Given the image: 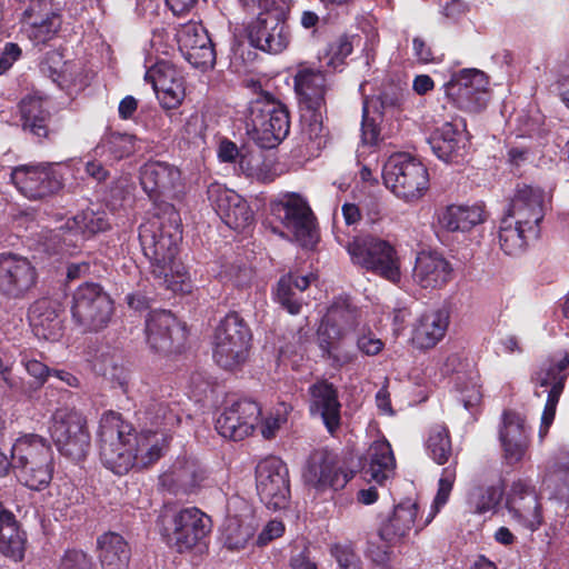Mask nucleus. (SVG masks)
Instances as JSON below:
<instances>
[{
  "instance_id": "f257e3e1",
  "label": "nucleus",
  "mask_w": 569,
  "mask_h": 569,
  "mask_svg": "<svg viewBox=\"0 0 569 569\" xmlns=\"http://www.w3.org/2000/svg\"><path fill=\"white\" fill-rule=\"evenodd\" d=\"M181 233V218L173 207L148 219L139 228V240L152 273L173 292H188L191 288L190 276L177 257Z\"/></svg>"
},
{
  "instance_id": "f03ea898",
  "label": "nucleus",
  "mask_w": 569,
  "mask_h": 569,
  "mask_svg": "<svg viewBox=\"0 0 569 569\" xmlns=\"http://www.w3.org/2000/svg\"><path fill=\"white\" fill-rule=\"evenodd\" d=\"M359 326V312L348 300L332 303L317 331L322 358L335 368L351 363L356 355L343 346V339Z\"/></svg>"
},
{
  "instance_id": "7ed1b4c3",
  "label": "nucleus",
  "mask_w": 569,
  "mask_h": 569,
  "mask_svg": "<svg viewBox=\"0 0 569 569\" xmlns=\"http://www.w3.org/2000/svg\"><path fill=\"white\" fill-rule=\"evenodd\" d=\"M132 427L119 413L109 411L102 415L98 439L102 463L116 475H124L137 463L131 446Z\"/></svg>"
},
{
  "instance_id": "20e7f679",
  "label": "nucleus",
  "mask_w": 569,
  "mask_h": 569,
  "mask_svg": "<svg viewBox=\"0 0 569 569\" xmlns=\"http://www.w3.org/2000/svg\"><path fill=\"white\" fill-rule=\"evenodd\" d=\"M347 251L353 264L397 283L401 279V259L390 241L377 236L355 237Z\"/></svg>"
},
{
  "instance_id": "39448f33",
  "label": "nucleus",
  "mask_w": 569,
  "mask_h": 569,
  "mask_svg": "<svg viewBox=\"0 0 569 569\" xmlns=\"http://www.w3.org/2000/svg\"><path fill=\"white\" fill-rule=\"evenodd\" d=\"M159 531L166 543L178 552L192 550L211 531V519L196 507L159 517Z\"/></svg>"
},
{
  "instance_id": "423d86ee",
  "label": "nucleus",
  "mask_w": 569,
  "mask_h": 569,
  "mask_svg": "<svg viewBox=\"0 0 569 569\" xmlns=\"http://www.w3.org/2000/svg\"><path fill=\"white\" fill-rule=\"evenodd\" d=\"M382 178L386 187L405 201L420 199L428 189L427 168L408 153H395L383 166Z\"/></svg>"
},
{
  "instance_id": "0eeeda50",
  "label": "nucleus",
  "mask_w": 569,
  "mask_h": 569,
  "mask_svg": "<svg viewBox=\"0 0 569 569\" xmlns=\"http://www.w3.org/2000/svg\"><path fill=\"white\" fill-rule=\"evenodd\" d=\"M109 222L104 213L92 210L82 211L64 219L56 216V227L48 231L43 238L46 251L53 253H71L70 247H76L80 240L107 230Z\"/></svg>"
},
{
  "instance_id": "6e6552de",
  "label": "nucleus",
  "mask_w": 569,
  "mask_h": 569,
  "mask_svg": "<svg viewBox=\"0 0 569 569\" xmlns=\"http://www.w3.org/2000/svg\"><path fill=\"white\" fill-rule=\"evenodd\" d=\"M251 332L237 313L227 315L213 336V359L227 370L241 367L249 357Z\"/></svg>"
},
{
  "instance_id": "1a4fd4ad",
  "label": "nucleus",
  "mask_w": 569,
  "mask_h": 569,
  "mask_svg": "<svg viewBox=\"0 0 569 569\" xmlns=\"http://www.w3.org/2000/svg\"><path fill=\"white\" fill-rule=\"evenodd\" d=\"M271 212L300 246L312 248L318 241L315 216L297 193H286L271 203Z\"/></svg>"
},
{
  "instance_id": "9d476101",
  "label": "nucleus",
  "mask_w": 569,
  "mask_h": 569,
  "mask_svg": "<svg viewBox=\"0 0 569 569\" xmlns=\"http://www.w3.org/2000/svg\"><path fill=\"white\" fill-rule=\"evenodd\" d=\"M249 121L267 148L282 141L290 129L288 110L269 94H261L250 102Z\"/></svg>"
},
{
  "instance_id": "9b49d317",
  "label": "nucleus",
  "mask_w": 569,
  "mask_h": 569,
  "mask_svg": "<svg viewBox=\"0 0 569 569\" xmlns=\"http://www.w3.org/2000/svg\"><path fill=\"white\" fill-rule=\"evenodd\" d=\"M49 431L58 450L72 459L86 456L90 445V433L86 417L73 409L56 410L51 418Z\"/></svg>"
},
{
  "instance_id": "f8f14e48",
  "label": "nucleus",
  "mask_w": 569,
  "mask_h": 569,
  "mask_svg": "<svg viewBox=\"0 0 569 569\" xmlns=\"http://www.w3.org/2000/svg\"><path fill=\"white\" fill-rule=\"evenodd\" d=\"M112 311V300L97 283L86 282L73 293L72 318L86 330L104 328L110 321Z\"/></svg>"
},
{
  "instance_id": "ddd939ff",
  "label": "nucleus",
  "mask_w": 569,
  "mask_h": 569,
  "mask_svg": "<svg viewBox=\"0 0 569 569\" xmlns=\"http://www.w3.org/2000/svg\"><path fill=\"white\" fill-rule=\"evenodd\" d=\"M256 488L267 508L280 510L288 506L290 498L289 472L278 457H267L256 467Z\"/></svg>"
},
{
  "instance_id": "4468645a",
  "label": "nucleus",
  "mask_w": 569,
  "mask_h": 569,
  "mask_svg": "<svg viewBox=\"0 0 569 569\" xmlns=\"http://www.w3.org/2000/svg\"><path fill=\"white\" fill-rule=\"evenodd\" d=\"M568 367L569 355L563 353L552 357L537 373V386L543 388V390L541 392L536 390V395L541 396L542 392H547V401L539 428L540 440H543L553 422L557 405L568 377Z\"/></svg>"
},
{
  "instance_id": "2eb2a0df",
  "label": "nucleus",
  "mask_w": 569,
  "mask_h": 569,
  "mask_svg": "<svg viewBox=\"0 0 569 569\" xmlns=\"http://www.w3.org/2000/svg\"><path fill=\"white\" fill-rule=\"evenodd\" d=\"M11 182L29 200L44 199L62 187V176L53 163L20 164L10 173Z\"/></svg>"
},
{
  "instance_id": "dca6fc26",
  "label": "nucleus",
  "mask_w": 569,
  "mask_h": 569,
  "mask_svg": "<svg viewBox=\"0 0 569 569\" xmlns=\"http://www.w3.org/2000/svg\"><path fill=\"white\" fill-rule=\"evenodd\" d=\"M506 509L511 521L530 532L537 531L543 523L541 499L530 480L512 482L507 493Z\"/></svg>"
},
{
  "instance_id": "f3484780",
  "label": "nucleus",
  "mask_w": 569,
  "mask_h": 569,
  "mask_svg": "<svg viewBox=\"0 0 569 569\" xmlns=\"http://www.w3.org/2000/svg\"><path fill=\"white\" fill-rule=\"evenodd\" d=\"M290 10L274 11L257 16L248 26L250 43L261 51L280 53L291 41V31L287 23Z\"/></svg>"
},
{
  "instance_id": "a211bd4d",
  "label": "nucleus",
  "mask_w": 569,
  "mask_h": 569,
  "mask_svg": "<svg viewBox=\"0 0 569 569\" xmlns=\"http://www.w3.org/2000/svg\"><path fill=\"white\" fill-rule=\"evenodd\" d=\"M140 184L153 201L174 199L183 191L180 169L164 161L146 162L140 168Z\"/></svg>"
},
{
  "instance_id": "6ab92c4d",
  "label": "nucleus",
  "mask_w": 569,
  "mask_h": 569,
  "mask_svg": "<svg viewBox=\"0 0 569 569\" xmlns=\"http://www.w3.org/2000/svg\"><path fill=\"white\" fill-rule=\"evenodd\" d=\"M207 193L212 208L229 228L244 230L252 224L253 211L234 190L214 182L208 187Z\"/></svg>"
},
{
  "instance_id": "aec40b11",
  "label": "nucleus",
  "mask_w": 569,
  "mask_h": 569,
  "mask_svg": "<svg viewBox=\"0 0 569 569\" xmlns=\"http://www.w3.org/2000/svg\"><path fill=\"white\" fill-rule=\"evenodd\" d=\"M147 341L158 352L179 350L187 340V330L170 311L157 310L146 320Z\"/></svg>"
},
{
  "instance_id": "412c9836",
  "label": "nucleus",
  "mask_w": 569,
  "mask_h": 569,
  "mask_svg": "<svg viewBox=\"0 0 569 569\" xmlns=\"http://www.w3.org/2000/svg\"><path fill=\"white\" fill-rule=\"evenodd\" d=\"M260 416L261 408L256 401L240 399L224 408L216 429L223 438L240 441L252 433Z\"/></svg>"
},
{
  "instance_id": "4be33fe9",
  "label": "nucleus",
  "mask_w": 569,
  "mask_h": 569,
  "mask_svg": "<svg viewBox=\"0 0 569 569\" xmlns=\"http://www.w3.org/2000/svg\"><path fill=\"white\" fill-rule=\"evenodd\" d=\"M546 192L538 187L523 186L517 189L505 217L527 228L529 234L540 233L545 217Z\"/></svg>"
},
{
  "instance_id": "5701e85b",
  "label": "nucleus",
  "mask_w": 569,
  "mask_h": 569,
  "mask_svg": "<svg viewBox=\"0 0 569 569\" xmlns=\"http://www.w3.org/2000/svg\"><path fill=\"white\" fill-rule=\"evenodd\" d=\"M36 282V268L27 258L13 253L0 256V295L9 299H21Z\"/></svg>"
},
{
  "instance_id": "b1692460",
  "label": "nucleus",
  "mask_w": 569,
  "mask_h": 569,
  "mask_svg": "<svg viewBox=\"0 0 569 569\" xmlns=\"http://www.w3.org/2000/svg\"><path fill=\"white\" fill-rule=\"evenodd\" d=\"M144 80L151 83L163 109H176L182 103L186 97L184 78L172 63L158 61L146 71Z\"/></svg>"
},
{
  "instance_id": "393cba45",
  "label": "nucleus",
  "mask_w": 569,
  "mask_h": 569,
  "mask_svg": "<svg viewBox=\"0 0 569 569\" xmlns=\"http://www.w3.org/2000/svg\"><path fill=\"white\" fill-rule=\"evenodd\" d=\"M531 428L523 416L516 411H505L499 428L502 458L509 466L521 462L530 448Z\"/></svg>"
},
{
  "instance_id": "a878e982",
  "label": "nucleus",
  "mask_w": 569,
  "mask_h": 569,
  "mask_svg": "<svg viewBox=\"0 0 569 569\" xmlns=\"http://www.w3.org/2000/svg\"><path fill=\"white\" fill-rule=\"evenodd\" d=\"M469 133L466 121L455 118L442 123L428 139L433 153L445 162H459L469 150Z\"/></svg>"
},
{
  "instance_id": "bb28decb",
  "label": "nucleus",
  "mask_w": 569,
  "mask_h": 569,
  "mask_svg": "<svg viewBox=\"0 0 569 569\" xmlns=\"http://www.w3.org/2000/svg\"><path fill=\"white\" fill-rule=\"evenodd\" d=\"M179 50L196 68L208 69L216 62V52L207 29L198 21L181 24L177 31Z\"/></svg>"
},
{
  "instance_id": "cd10ccee",
  "label": "nucleus",
  "mask_w": 569,
  "mask_h": 569,
  "mask_svg": "<svg viewBox=\"0 0 569 569\" xmlns=\"http://www.w3.org/2000/svg\"><path fill=\"white\" fill-rule=\"evenodd\" d=\"M302 476L307 483L320 490H337L348 482V475L343 471L338 455L327 449H319L310 455Z\"/></svg>"
},
{
  "instance_id": "c85d7f7f",
  "label": "nucleus",
  "mask_w": 569,
  "mask_h": 569,
  "mask_svg": "<svg viewBox=\"0 0 569 569\" xmlns=\"http://www.w3.org/2000/svg\"><path fill=\"white\" fill-rule=\"evenodd\" d=\"M227 510L224 546L230 550H241L257 529L253 510L249 502L240 497L229 499Z\"/></svg>"
},
{
  "instance_id": "c756f323",
  "label": "nucleus",
  "mask_w": 569,
  "mask_h": 569,
  "mask_svg": "<svg viewBox=\"0 0 569 569\" xmlns=\"http://www.w3.org/2000/svg\"><path fill=\"white\" fill-rule=\"evenodd\" d=\"M449 323L447 310L433 309L423 312L411 327L410 345L421 351L435 348L445 338Z\"/></svg>"
},
{
  "instance_id": "7c9ffc66",
  "label": "nucleus",
  "mask_w": 569,
  "mask_h": 569,
  "mask_svg": "<svg viewBox=\"0 0 569 569\" xmlns=\"http://www.w3.org/2000/svg\"><path fill=\"white\" fill-rule=\"evenodd\" d=\"M328 89L327 78L317 68L301 63L295 76V90L301 109H326L325 96Z\"/></svg>"
},
{
  "instance_id": "2f4dec72",
  "label": "nucleus",
  "mask_w": 569,
  "mask_h": 569,
  "mask_svg": "<svg viewBox=\"0 0 569 569\" xmlns=\"http://www.w3.org/2000/svg\"><path fill=\"white\" fill-rule=\"evenodd\" d=\"M310 413L321 418L327 430L333 435L340 427V402L337 390L327 381H318L310 386Z\"/></svg>"
},
{
  "instance_id": "473e14b6",
  "label": "nucleus",
  "mask_w": 569,
  "mask_h": 569,
  "mask_svg": "<svg viewBox=\"0 0 569 569\" xmlns=\"http://www.w3.org/2000/svg\"><path fill=\"white\" fill-rule=\"evenodd\" d=\"M206 480V472L193 458H178L161 477V485L173 493L194 492Z\"/></svg>"
},
{
  "instance_id": "72a5a7b5",
  "label": "nucleus",
  "mask_w": 569,
  "mask_h": 569,
  "mask_svg": "<svg viewBox=\"0 0 569 569\" xmlns=\"http://www.w3.org/2000/svg\"><path fill=\"white\" fill-rule=\"evenodd\" d=\"M452 278L450 262L437 252L422 251L416 258L415 281L425 289H437L447 284Z\"/></svg>"
},
{
  "instance_id": "f704fd0d",
  "label": "nucleus",
  "mask_w": 569,
  "mask_h": 569,
  "mask_svg": "<svg viewBox=\"0 0 569 569\" xmlns=\"http://www.w3.org/2000/svg\"><path fill=\"white\" fill-rule=\"evenodd\" d=\"M483 206L450 204L438 212V224L448 232H467L486 221Z\"/></svg>"
},
{
  "instance_id": "c9c22d12",
  "label": "nucleus",
  "mask_w": 569,
  "mask_h": 569,
  "mask_svg": "<svg viewBox=\"0 0 569 569\" xmlns=\"http://www.w3.org/2000/svg\"><path fill=\"white\" fill-rule=\"evenodd\" d=\"M417 512V503L411 501H405L396 506L392 515L379 527V539L389 546L400 542L412 530Z\"/></svg>"
},
{
  "instance_id": "e433bc0d",
  "label": "nucleus",
  "mask_w": 569,
  "mask_h": 569,
  "mask_svg": "<svg viewBox=\"0 0 569 569\" xmlns=\"http://www.w3.org/2000/svg\"><path fill=\"white\" fill-rule=\"evenodd\" d=\"M28 317L37 337L46 340H57L61 336L62 321L52 301L42 299L34 302Z\"/></svg>"
},
{
  "instance_id": "4c0bfd02",
  "label": "nucleus",
  "mask_w": 569,
  "mask_h": 569,
  "mask_svg": "<svg viewBox=\"0 0 569 569\" xmlns=\"http://www.w3.org/2000/svg\"><path fill=\"white\" fill-rule=\"evenodd\" d=\"M97 545L102 569H129L131 551L122 536L116 532L103 533Z\"/></svg>"
},
{
  "instance_id": "58836bf2",
  "label": "nucleus",
  "mask_w": 569,
  "mask_h": 569,
  "mask_svg": "<svg viewBox=\"0 0 569 569\" xmlns=\"http://www.w3.org/2000/svg\"><path fill=\"white\" fill-rule=\"evenodd\" d=\"M368 468L366 475L370 480L382 485L395 473L396 460L390 443L387 439L375 440L367 451Z\"/></svg>"
},
{
  "instance_id": "ea45409f",
  "label": "nucleus",
  "mask_w": 569,
  "mask_h": 569,
  "mask_svg": "<svg viewBox=\"0 0 569 569\" xmlns=\"http://www.w3.org/2000/svg\"><path fill=\"white\" fill-rule=\"evenodd\" d=\"M12 470L20 483L32 490H41L46 488L52 479L53 453L44 456L42 460H32L21 466L19 463H12Z\"/></svg>"
},
{
  "instance_id": "a19ab883",
  "label": "nucleus",
  "mask_w": 569,
  "mask_h": 569,
  "mask_svg": "<svg viewBox=\"0 0 569 569\" xmlns=\"http://www.w3.org/2000/svg\"><path fill=\"white\" fill-rule=\"evenodd\" d=\"M131 446L137 456V467L146 468L160 459L163 453L166 437L160 431H131Z\"/></svg>"
},
{
  "instance_id": "79ce46f5",
  "label": "nucleus",
  "mask_w": 569,
  "mask_h": 569,
  "mask_svg": "<svg viewBox=\"0 0 569 569\" xmlns=\"http://www.w3.org/2000/svg\"><path fill=\"white\" fill-rule=\"evenodd\" d=\"M325 109H301L300 139L309 156H317L327 143V131L322 124Z\"/></svg>"
},
{
  "instance_id": "37998d69",
  "label": "nucleus",
  "mask_w": 569,
  "mask_h": 569,
  "mask_svg": "<svg viewBox=\"0 0 569 569\" xmlns=\"http://www.w3.org/2000/svg\"><path fill=\"white\" fill-rule=\"evenodd\" d=\"M539 234H529L527 228L503 217L499 224L498 240L500 248L508 256H519L523 253L529 243L536 240Z\"/></svg>"
},
{
  "instance_id": "c03bdc74",
  "label": "nucleus",
  "mask_w": 569,
  "mask_h": 569,
  "mask_svg": "<svg viewBox=\"0 0 569 569\" xmlns=\"http://www.w3.org/2000/svg\"><path fill=\"white\" fill-rule=\"evenodd\" d=\"M47 104L48 101L37 94L27 96L20 102L23 128L38 137L47 134V121L49 118Z\"/></svg>"
},
{
  "instance_id": "a18cd8bd",
  "label": "nucleus",
  "mask_w": 569,
  "mask_h": 569,
  "mask_svg": "<svg viewBox=\"0 0 569 569\" xmlns=\"http://www.w3.org/2000/svg\"><path fill=\"white\" fill-rule=\"evenodd\" d=\"M52 455L50 443L41 436L28 433L19 437L12 446V463L20 466Z\"/></svg>"
},
{
  "instance_id": "49530a36",
  "label": "nucleus",
  "mask_w": 569,
  "mask_h": 569,
  "mask_svg": "<svg viewBox=\"0 0 569 569\" xmlns=\"http://www.w3.org/2000/svg\"><path fill=\"white\" fill-rule=\"evenodd\" d=\"M137 150V138L130 133L110 132L96 148L97 154H106L111 160H121Z\"/></svg>"
},
{
  "instance_id": "de8ad7c7",
  "label": "nucleus",
  "mask_w": 569,
  "mask_h": 569,
  "mask_svg": "<svg viewBox=\"0 0 569 569\" xmlns=\"http://www.w3.org/2000/svg\"><path fill=\"white\" fill-rule=\"evenodd\" d=\"M488 79L486 74L477 69H463L453 74L450 81L445 84L447 97L453 96L471 88L472 90H487Z\"/></svg>"
},
{
  "instance_id": "09e8293b",
  "label": "nucleus",
  "mask_w": 569,
  "mask_h": 569,
  "mask_svg": "<svg viewBox=\"0 0 569 569\" xmlns=\"http://www.w3.org/2000/svg\"><path fill=\"white\" fill-rule=\"evenodd\" d=\"M429 456L438 463L443 465L451 455V441L448 429L437 425L429 430L426 442Z\"/></svg>"
},
{
  "instance_id": "8fccbe9b",
  "label": "nucleus",
  "mask_w": 569,
  "mask_h": 569,
  "mask_svg": "<svg viewBox=\"0 0 569 569\" xmlns=\"http://www.w3.org/2000/svg\"><path fill=\"white\" fill-rule=\"evenodd\" d=\"M501 486L477 487L469 495V503L478 513L495 510L502 499Z\"/></svg>"
},
{
  "instance_id": "3c124183",
  "label": "nucleus",
  "mask_w": 569,
  "mask_h": 569,
  "mask_svg": "<svg viewBox=\"0 0 569 569\" xmlns=\"http://www.w3.org/2000/svg\"><path fill=\"white\" fill-rule=\"evenodd\" d=\"M26 543V533L20 528L0 532V552L16 562L23 559Z\"/></svg>"
},
{
  "instance_id": "603ef678",
  "label": "nucleus",
  "mask_w": 569,
  "mask_h": 569,
  "mask_svg": "<svg viewBox=\"0 0 569 569\" xmlns=\"http://www.w3.org/2000/svg\"><path fill=\"white\" fill-rule=\"evenodd\" d=\"M61 20L58 17H49L38 22L22 24L23 32L34 43L41 44L51 40L58 32Z\"/></svg>"
},
{
  "instance_id": "864d4df0",
  "label": "nucleus",
  "mask_w": 569,
  "mask_h": 569,
  "mask_svg": "<svg viewBox=\"0 0 569 569\" xmlns=\"http://www.w3.org/2000/svg\"><path fill=\"white\" fill-rule=\"evenodd\" d=\"M70 69V63L63 61L62 54L58 51L48 53L42 63V70L48 71L52 80L61 88H64L73 81V73Z\"/></svg>"
},
{
  "instance_id": "5fc2aeb1",
  "label": "nucleus",
  "mask_w": 569,
  "mask_h": 569,
  "mask_svg": "<svg viewBox=\"0 0 569 569\" xmlns=\"http://www.w3.org/2000/svg\"><path fill=\"white\" fill-rule=\"evenodd\" d=\"M456 480V470L451 467L445 468L442 470L441 477L438 482V491L433 499L432 505L430 506V512L426 519V523H429L436 515L440 511V509L447 503L449 496L451 493L453 483Z\"/></svg>"
},
{
  "instance_id": "6e6d98bb",
  "label": "nucleus",
  "mask_w": 569,
  "mask_h": 569,
  "mask_svg": "<svg viewBox=\"0 0 569 569\" xmlns=\"http://www.w3.org/2000/svg\"><path fill=\"white\" fill-rule=\"evenodd\" d=\"M293 274L289 273L283 276L277 287L276 297L279 303L283 306L289 313L298 315L301 309V301L296 295V289L292 287Z\"/></svg>"
},
{
  "instance_id": "4d7b16f0",
  "label": "nucleus",
  "mask_w": 569,
  "mask_h": 569,
  "mask_svg": "<svg viewBox=\"0 0 569 569\" xmlns=\"http://www.w3.org/2000/svg\"><path fill=\"white\" fill-rule=\"evenodd\" d=\"M373 100L365 99L362 107V122H361V142L366 146H376L379 141L380 130L378 128V121L380 114H370V104Z\"/></svg>"
},
{
  "instance_id": "13d9d810",
  "label": "nucleus",
  "mask_w": 569,
  "mask_h": 569,
  "mask_svg": "<svg viewBox=\"0 0 569 569\" xmlns=\"http://www.w3.org/2000/svg\"><path fill=\"white\" fill-rule=\"evenodd\" d=\"M289 407L286 403H280L261 421L260 431L264 439H272L276 437L280 428L287 422Z\"/></svg>"
},
{
  "instance_id": "bf43d9fd",
  "label": "nucleus",
  "mask_w": 569,
  "mask_h": 569,
  "mask_svg": "<svg viewBox=\"0 0 569 569\" xmlns=\"http://www.w3.org/2000/svg\"><path fill=\"white\" fill-rule=\"evenodd\" d=\"M448 98L460 109L477 112L487 104V90H472L471 88H467V90Z\"/></svg>"
},
{
  "instance_id": "052dcab7",
  "label": "nucleus",
  "mask_w": 569,
  "mask_h": 569,
  "mask_svg": "<svg viewBox=\"0 0 569 569\" xmlns=\"http://www.w3.org/2000/svg\"><path fill=\"white\" fill-rule=\"evenodd\" d=\"M239 3L246 12L257 16L291 9V0H239Z\"/></svg>"
},
{
  "instance_id": "680f3d73",
  "label": "nucleus",
  "mask_w": 569,
  "mask_h": 569,
  "mask_svg": "<svg viewBox=\"0 0 569 569\" xmlns=\"http://www.w3.org/2000/svg\"><path fill=\"white\" fill-rule=\"evenodd\" d=\"M361 38L359 36H341L339 37L329 49L330 60L329 64L337 68L342 61L351 54L355 44H359Z\"/></svg>"
},
{
  "instance_id": "e2e57ef3",
  "label": "nucleus",
  "mask_w": 569,
  "mask_h": 569,
  "mask_svg": "<svg viewBox=\"0 0 569 569\" xmlns=\"http://www.w3.org/2000/svg\"><path fill=\"white\" fill-rule=\"evenodd\" d=\"M331 556L340 569H362V561L351 545H335Z\"/></svg>"
},
{
  "instance_id": "0e129e2a",
  "label": "nucleus",
  "mask_w": 569,
  "mask_h": 569,
  "mask_svg": "<svg viewBox=\"0 0 569 569\" xmlns=\"http://www.w3.org/2000/svg\"><path fill=\"white\" fill-rule=\"evenodd\" d=\"M49 17H58V14L51 10L47 0H30L22 12V24L38 22Z\"/></svg>"
},
{
  "instance_id": "69168bd1",
  "label": "nucleus",
  "mask_w": 569,
  "mask_h": 569,
  "mask_svg": "<svg viewBox=\"0 0 569 569\" xmlns=\"http://www.w3.org/2000/svg\"><path fill=\"white\" fill-rule=\"evenodd\" d=\"M153 423L160 429L159 431L164 435L180 423V416L178 412L168 405L160 403L153 417Z\"/></svg>"
},
{
  "instance_id": "338daca9",
  "label": "nucleus",
  "mask_w": 569,
  "mask_h": 569,
  "mask_svg": "<svg viewBox=\"0 0 569 569\" xmlns=\"http://www.w3.org/2000/svg\"><path fill=\"white\" fill-rule=\"evenodd\" d=\"M58 569H92L91 558L81 550H68Z\"/></svg>"
},
{
  "instance_id": "774afa93",
  "label": "nucleus",
  "mask_w": 569,
  "mask_h": 569,
  "mask_svg": "<svg viewBox=\"0 0 569 569\" xmlns=\"http://www.w3.org/2000/svg\"><path fill=\"white\" fill-rule=\"evenodd\" d=\"M291 569H319V562L309 547L293 552L289 560Z\"/></svg>"
}]
</instances>
